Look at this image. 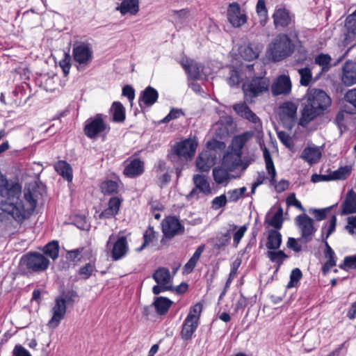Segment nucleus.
Instances as JSON below:
<instances>
[{"label": "nucleus", "mask_w": 356, "mask_h": 356, "mask_svg": "<svg viewBox=\"0 0 356 356\" xmlns=\"http://www.w3.org/2000/svg\"><path fill=\"white\" fill-rule=\"evenodd\" d=\"M21 194L22 186L19 183L0 176V197L4 198L0 203V209L19 222L29 218L37 206L36 195L33 190L29 188L24 191L26 203L20 198Z\"/></svg>", "instance_id": "1"}, {"label": "nucleus", "mask_w": 356, "mask_h": 356, "mask_svg": "<svg viewBox=\"0 0 356 356\" xmlns=\"http://www.w3.org/2000/svg\"><path fill=\"white\" fill-rule=\"evenodd\" d=\"M332 100L327 93L321 89L313 88L307 93L302 103L299 124L305 127L318 116L324 114L331 105Z\"/></svg>", "instance_id": "2"}, {"label": "nucleus", "mask_w": 356, "mask_h": 356, "mask_svg": "<svg viewBox=\"0 0 356 356\" xmlns=\"http://www.w3.org/2000/svg\"><path fill=\"white\" fill-rule=\"evenodd\" d=\"M290 37L287 33H279L268 44L266 56L270 60L280 62L293 54L296 44Z\"/></svg>", "instance_id": "3"}, {"label": "nucleus", "mask_w": 356, "mask_h": 356, "mask_svg": "<svg viewBox=\"0 0 356 356\" xmlns=\"http://www.w3.org/2000/svg\"><path fill=\"white\" fill-rule=\"evenodd\" d=\"M198 143L195 138H186L175 143L168 152L167 159L171 163L188 162L195 154Z\"/></svg>", "instance_id": "4"}, {"label": "nucleus", "mask_w": 356, "mask_h": 356, "mask_svg": "<svg viewBox=\"0 0 356 356\" xmlns=\"http://www.w3.org/2000/svg\"><path fill=\"white\" fill-rule=\"evenodd\" d=\"M49 260L38 252H29L20 259L19 268L24 275L46 270L49 266Z\"/></svg>", "instance_id": "5"}, {"label": "nucleus", "mask_w": 356, "mask_h": 356, "mask_svg": "<svg viewBox=\"0 0 356 356\" xmlns=\"http://www.w3.org/2000/svg\"><path fill=\"white\" fill-rule=\"evenodd\" d=\"M275 28L279 31H288L291 38L297 39L298 31L296 27L295 17L286 8L276 9L273 15Z\"/></svg>", "instance_id": "6"}, {"label": "nucleus", "mask_w": 356, "mask_h": 356, "mask_svg": "<svg viewBox=\"0 0 356 356\" xmlns=\"http://www.w3.org/2000/svg\"><path fill=\"white\" fill-rule=\"evenodd\" d=\"M270 80L265 76H254L243 84V90L245 102L252 103V98L257 97L268 91Z\"/></svg>", "instance_id": "7"}, {"label": "nucleus", "mask_w": 356, "mask_h": 356, "mask_svg": "<svg viewBox=\"0 0 356 356\" xmlns=\"http://www.w3.org/2000/svg\"><path fill=\"white\" fill-rule=\"evenodd\" d=\"M72 57L77 63L76 68L79 71L83 70L88 66L93 57V51L90 44L87 42H76L73 45Z\"/></svg>", "instance_id": "8"}, {"label": "nucleus", "mask_w": 356, "mask_h": 356, "mask_svg": "<svg viewBox=\"0 0 356 356\" xmlns=\"http://www.w3.org/2000/svg\"><path fill=\"white\" fill-rule=\"evenodd\" d=\"M109 130L110 127L104 120L103 115L101 113L88 119L83 129L85 135L91 139L97 138L102 133L106 134Z\"/></svg>", "instance_id": "9"}, {"label": "nucleus", "mask_w": 356, "mask_h": 356, "mask_svg": "<svg viewBox=\"0 0 356 356\" xmlns=\"http://www.w3.org/2000/svg\"><path fill=\"white\" fill-rule=\"evenodd\" d=\"M296 225L301 232V237L298 241L307 243L312 241V235L316 232V229L314 226V220L306 213H302L296 218Z\"/></svg>", "instance_id": "10"}, {"label": "nucleus", "mask_w": 356, "mask_h": 356, "mask_svg": "<svg viewBox=\"0 0 356 356\" xmlns=\"http://www.w3.org/2000/svg\"><path fill=\"white\" fill-rule=\"evenodd\" d=\"M193 181L195 187L186 195V198L187 200L192 199L198 200L200 198V193H202L205 195H209L212 193L210 184L206 176L198 174L195 175L193 177Z\"/></svg>", "instance_id": "11"}, {"label": "nucleus", "mask_w": 356, "mask_h": 356, "mask_svg": "<svg viewBox=\"0 0 356 356\" xmlns=\"http://www.w3.org/2000/svg\"><path fill=\"white\" fill-rule=\"evenodd\" d=\"M112 236V235L110 236L106 246L110 250L112 259L118 261L124 257L127 254L129 250L128 243L126 236H122L114 243H111Z\"/></svg>", "instance_id": "12"}, {"label": "nucleus", "mask_w": 356, "mask_h": 356, "mask_svg": "<svg viewBox=\"0 0 356 356\" xmlns=\"http://www.w3.org/2000/svg\"><path fill=\"white\" fill-rule=\"evenodd\" d=\"M162 232L167 238H172L177 235L184 234L185 228L175 216H169L161 223Z\"/></svg>", "instance_id": "13"}, {"label": "nucleus", "mask_w": 356, "mask_h": 356, "mask_svg": "<svg viewBox=\"0 0 356 356\" xmlns=\"http://www.w3.org/2000/svg\"><path fill=\"white\" fill-rule=\"evenodd\" d=\"M228 22L235 28H240L248 20V16L245 13H241V8L238 3L232 2L228 5L227 11Z\"/></svg>", "instance_id": "14"}, {"label": "nucleus", "mask_w": 356, "mask_h": 356, "mask_svg": "<svg viewBox=\"0 0 356 356\" xmlns=\"http://www.w3.org/2000/svg\"><path fill=\"white\" fill-rule=\"evenodd\" d=\"M67 311V306L64 304L62 298L58 296L55 298L54 305L51 309L52 316L47 323L49 328L55 329L60 321L65 318Z\"/></svg>", "instance_id": "15"}, {"label": "nucleus", "mask_w": 356, "mask_h": 356, "mask_svg": "<svg viewBox=\"0 0 356 356\" xmlns=\"http://www.w3.org/2000/svg\"><path fill=\"white\" fill-rule=\"evenodd\" d=\"M233 108L238 115L254 124L256 131H262V124L260 119L245 103L236 104L234 105Z\"/></svg>", "instance_id": "16"}, {"label": "nucleus", "mask_w": 356, "mask_h": 356, "mask_svg": "<svg viewBox=\"0 0 356 356\" xmlns=\"http://www.w3.org/2000/svg\"><path fill=\"white\" fill-rule=\"evenodd\" d=\"M233 108L238 115L254 124L256 131H262V124L260 119L245 103L236 104L234 105Z\"/></svg>", "instance_id": "17"}, {"label": "nucleus", "mask_w": 356, "mask_h": 356, "mask_svg": "<svg viewBox=\"0 0 356 356\" xmlns=\"http://www.w3.org/2000/svg\"><path fill=\"white\" fill-rule=\"evenodd\" d=\"M297 106L291 102L283 103L280 106V120L289 128H291L296 119Z\"/></svg>", "instance_id": "18"}, {"label": "nucleus", "mask_w": 356, "mask_h": 356, "mask_svg": "<svg viewBox=\"0 0 356 356\" xmlns=\"http://www.w3.org/2000/svg\"><path fill=\"white\" fill-rule=\"evenodd\" d=\"M159 98L157 90L152 86H147L144 90L141 91L138 98V104L141 108L144 107H151L154 105Z\"/></svg>", "instance_id": "19"}, {"label": "nucleus", "mask_w": 356, "mask_h": 356, "mask_svg": "<svg viewBox=\"0 0 356 356\" xmlns=\"http://www.w3.org/2000/svg\"><path fill=\"white\" fill-rule=\"evenodd\" d=\"M272 93L277 96L288 95L291 91V82L290 78L286 75H280L271 86Z\"/></svg>", "instance_id": "20"}, {"label": "nucleus", "mask_w": 356, "mask_h": 356, "mask_svg": "<svg viewBox=\"0 0 356 356\" xmlns=\"http://www.w3.org/2000/svg\"><path fill=\"white\" fill-rule=\"evenodd\" d=\"M356 213V193L351 189L347 192L341 204V216Z\"/></svg>", "instance_id": "21"}, {"label": "nucleus", "mask_w": 356, "mask_h": 356, "mask_svg": "<svg viewBox=\"0 0 356 356\" xmlns=\"http://www.w3.org/2000/svg\"><path fill=\"white\" fill-rule=\"evenodd\" d=\"M180 64L184 69L189 79L198 80L200 79V66L196 61L186 58L181 60Z\"/></svg>", "instance_id": "22"}, {"label": "nucleus", "mask_w": 356, "mask_h": 356, "mask_svg": "<svg viewBox=\"0 0 356 356\" xmlns=\"http://www.w3.org/2000/svg\"><path fill=\"white\" fill-rule=\"evenodd\" d=\"M13 95L16 97L15 102L18 104H26L31 97V90L29 83L23 82L17 86L13 91Z\"/></svg>", "instance_id": "23"}, {"label": "nucleus", "mask_w": 356, "mask_h": 356, "mask_svg": "<svg viewBox=\"0 0 356 356\" xmlns=\"http://www.w3.org/2000/svg\"><path fill=\"white\" fill-rule=\"evenodd\" d=\"M215 157L208 151L202 152L196 159L195 164L200 172H208L214 164Z\"/></svg>", "instance_id": "24"}, {"label": "nucleus", "mask_w": 356, "mask_h": 356, "mask_svg": "<svg viewBox=\"0 0 356 356\" xmlns=\"http://www.w3.org/2000/svg\"><path fill=\"white\" fill-rule=\"evenodd\" d=\"M144 172V162L136 158L124 168L123 173L127 177H135L140 175Z\"/></svg>", "instance_id": "25"}, {"label": "nucleus", "mask_w": 356, "mask_h": 356, "mask_svg": "<svg viewBox=\"0 0 356 356\" xmlns=\"http://www.w3.org/2000/svg\"><path fill=\"white\" fill-rule=\"evenodd\" d=\"M222 163L228 170L233 171L241 165V154L234 151L228 152L223 157Z\"/></svg>", "instance_id": "26"}, {"label": "nucleus", "mask_w": 356, "mask_h": 356, "mask_svg": "<svg viewBox=\"0 0 356 356\" xmlns=\"http://www.w3.org/2000/svg\"><path fill=\"white\" fill-rule=\"evenodd\" d=\"M236 229L237 225L234 224H229V229L225 233H220L216 237L214 248L216 250H221L224 247L228 245L231 240V233Z\"/></svg>", "instance_id": "27"}, {"label": "nucleus", "mask_w": 356, "mask_h": 356, "mask_svg": "<svg viewBox=\"0 0 356 356\" xmlns=\"http://www.w3.org/2000/svg\"><path fill=\"white\" fill-rule=\"evenodd\" d=\"M198 326L199 323L184 319L180 332L181 338L186 341L191 340Z\"/></svg>", "instance_id": "28"}, {"label": "nucleus", "mask_w": 356, "mask_h": 356, "mask_svg": "<svg viewBox=\"0 0 356 356\" xmlns=\"http://www.w3.org/2000/svg\"><path fill=\"white\" fill-rule=\"evenodd\" d=\"M116 10L122 15L127 13L134 15L139 11V0H122Z\"/></svg>", "instance_id": "29"}, {"label": "nucleus", "mask_w": 356, "mask_h": 356, "mask_svg": "<svg viewBox=\"0 0 356 356\" xmlns=\"http://www.w3.org/2000/svg\"><path fill=\"white\" fill-rule=\"evenodd\" d=\"M54 170L68 182H71L72 181V168L67 161L63 160L58 161L54 165Z\"/></svg>", "instance_id": "30"}, {"label": "nucleus", "mask_w": 356, "mask_h": 356, "mask_svg": "<svg viewBox=\"0 0 356 356\" xmlns=\"http://www.w3.org/2000/svg\"><path fill=\"white\" fill-rule=\"evenodd\" d=\"M282 242V234L276 229H271L268 231L266 247L268 250H278Z\"/></svg>", "instance_id": "31"}, {"label": "nucleus", "mask_w": 356, "mask_h": 356, "mask_svg": "<svg viewBox=\"0 0 356 356\" xmlns=\"http://www.w3.org/2000/svg\"><path fill=\"white\" fill-rule=\"evenodd\" d=\"M173 302L168 298L159 296L154 298L152 305L156 309L157 314L165 315L168 312Z\"/></svg>", "instance_id": "32"}, {"label": "nucleus", "mask_w": 356, "mask_h": 356, "mask_svg": "<svg viewBox=\"0 0 356 356\" xmlns=\"http://www.w3.org/2000/svg\"><path fill=\"white\" fill-rule=\"evenodd\" d=\"M261 48L259 44H249L241 51V56L245 60H253L259 57Z\"/></svg>", "instance_id": "33"}, {"label": "nucleus", "mask_w": 356, "mask_h": 356, "mask_svg": "<svg viewBox=\"0 0 356 356\" xmlns=\"http://www.w3.org/2000/svg\"><path fill=\"white\" fill-rule=\"evenodd\" d=\"M112 120L115 122L121 123L125 120V108L120 102H114L110 108Z\"/></svg>", "instance_id": "34"}, {"label": "nucleus", "mask_w": 356, "mask_h": 356, "mask_svg": "<svg viewBox=\"0 0 356 356\" xmlns=\"http://www.w3.org/2000/svg\"><path fill=\"white\" fill-rule=\"evenodd\" d=\"M154 281L159 285H168L170 283V270L165 267H159L152 275Z\"/></svg>", "instance_id": "35"}, {"label": "nucleus", "mask_w": 356, "mask_h": 356, "mask_svg": "<svg viewBox=\"0 0 356 356\" xmlns=\"http://www.w3.org/2000/svg\"><path fill=\"white\" fill-rule=\"evenodd\" d=\"M321 157V152L317 147H307L303 149L301 154V158L309 163L317 162Z\"/></svg>", "instance_id": "36"}, {"label": "nucleus", "mask_w": 356, "mask_h": 356, "mask_svg": "<svg viewBox=\"0 0 356 356\" xmlns=\"http://www.w3.org/2000/svg\"><path fill=\"white\" fill-rule=\"evenodd\" d=\"M283 221V209L281 207H280L277 211L270 219H268L267 216L266 217L264 223L268 224L278 231V229L282 228Z\"/></svg>", "instance_id": "37"}, {"label": "nucleus", "mask_w": 356, "mask_h": 356, "mask_svg": "<svg viewBox=\"0 0 356 356\" xmlns=\"http://www.w3.org/2000/svg\"><path fill=\"white\" fill-rule=\"evenodd\" d=\"M256 13L259 18V24L261 26H265L268 20V10L266 6L265 0H258L256 5Z\"/></svg>", "instance_id": "38"}, {"label": "nucleus", "mask_w": 356, "mask_h": 356, "mask_svg": "<svg viewBox=\"0 0 356 356\" xmlns=\"http://www.w3.org/2000/svg\"><path fill=\"white\" fill-rule=\"evenodd\" d=\"M352 172L351 165H345L339 168L337 170L330 172V175L332 180L346 179Z\"/></svg>", "instance_id": "39"}, {"label": "nucleus", "mask_w": 356, "mask_h": 356, "mask_svg": "<svg viewBox=\"0 0 356 356\" xmlns=\"http://www.w3.org/2000/svg\"><path fill=\"white\" fill-rule=\"evenodd\" d=\"M58 297L63 299L66 306H72L79 300L78 293L73 289L64 291L62 292L61 295Z\"/></svg>", "instance_id": "40"}, {"label": "nucleus", "mask_w": 356, "mask_h": 356, "mask_svg": "<svg viewBox=\"0 0 356 356\" xmlns=\"http://www.w3.org/2000/svg\"><path fill=\"white\" fill-rule=\"evenodd\" d=\"M43 252L47 256L51 258L53 260L58 257L59 253V244L57 241H52L46 244L43 249Z\"/></svg>", "instance_id": "41"}, {"label": "nucleus", "mask_w": 356, "mask_h": 356, "mask_svg": "<svg viewBox=\"0 0 356 356\" xmlns=\"http://www.w3.org/2000/svg\"><path fill=\"white\" fill-rule=\"evenodd\" d=\"M203 309V305L200 302L191 306L189 312L185 319L195 322L200 324V319Z\"/></svg>", "instance_id": "42"}, {"label": "nucleus", "mask_w": 356, "mask_h": 356, "mask_svg": "<svg viewBox=\"0 0 356 356\" xmlns=\"http://www.w3.org/2000/svg\"><path fill=\"white\" fill-rule=\"evenodd\" d=\"M213 179L218 184H227L229 179V174L227 170L221 168H215L213 170Z\"/></svg>", "instance_id": "43"}, {"label": "nucleus", "mask_w": 356, "mask_h": 356, "mask_svg": "<svg viewBox=\"0 0 356 356\" xmlns=\"http://www.w3.org/2000/svg\"><path fill=\"white\" fill-rule=\"evenodd\" d=\"M100 188L104 195H113L118 193L119 186L115 181L106 180L101 184Z\"/></svg>", "instance_id": "44"}, {"label": "nucleus", "mask_w": 356, "mask_h": 356, "mask_svg": "<svg viewBox=\"0 0 356 356\" xmlns=\"http://www.w3.org/2000/svg\"><path fill=\"white\" fill-rule=\"evenodd\" d=\"M345 26L347 29V37L352 38L356 35V10L346 18Z\"/></svg>", "instance_id": "45"}, {"label": "nucleus", "mask_w": 356, "mask_h": 356, "mask_svg": "<svg viewBox=\"0 0 356 356\" xmlns=\"http://www.w3.org/2000/svg\"><path fill=\"white\" fill-rule=\"evenodd\" d=\"M345 26L347 29V37L352 38L356 35V10L346 18Z\"/></svg>", "instance_id": "46"}, {"label": "nucleus", "mask_w": 356, "mask_h": 356, "mask_svg": "<svg viewBox=\"0 0 356 356\" xmlns=\"http://www.w3.org/2000/svg\"><path fill=\"white\" fill-rule=\"evenodd\" d=\"M266 256L269 258L270 261L277 264L279 266H281L284 261L289 257V256L286 254L283 250H269L266 252Z\"/></svg>", "instance_id": "47"}, {"label": "nucleus", "mask_w": 356, "mask_h": 356, "mask_svg": "<svg viewBox=\"0 0 356 356\" xmlns=\"http://www.w3.org/2000/svg\"><path fill=\"white\" fill-rule=\"evenodd\" d=\"M324 254L327 261L322 266V272L325 275L332 267L336 266L337 257L334 251L327 253L324 252Z\"/></svg>", "instance_id": "48"}, {"label": "nucleus", "mask_w": 356, "mask_h": 356, "mask_svg": "<svg viewBox=\"0 0 356 356\" xmlns=\"http://www.w3.org/2000/svg\"><path fill=\"white\" fill-rule=\"evenodd\" d=\"M156 238V232L154 231V228L152 226H149L148 228L143 234V245L138 248V251H141L143 250L147 245L153 243L154 239Z\"/></svg>", "instance_id": "49"}, {"label": "nucleus", "mask_w": 356, "mask_h": 356, "mask_svg": "<svg viewBox=\"0 0 356 356\" xmlns=\"http://www.w3.org/2000/svg\"><path fill=\"white\" fill-rule=\"evenodd\" d=\"M331 56L329 54H320L315 58V63L321 66L323 71H328L331 67Z\"/></svg>", "instance_id": "50"}, {"label": "nucleus", "mask_w": 356, "mask_h": 356, "mask_svg": "<svg viewBox=\"0 0 356 356\" xmlns=\"http://www.w3.org/2000/svg\"><path fill=\"white\" fill-rule=\"evenodd\" d=\"M302 277V273L298 268L293 269L290 274V281L286 285L287 289L297 287L300 280Z\"/></svg>", "instance_id": "51"}, {"label": "nucleus", "mask_w": 356, "mask_h": 356, "mask_svg": "<svg viewBox=\"0 0 356 356\" xmlns=\"http://www.w3.org/2000/svg\"><path fill=\"white\" fill-rule=\"evenodd\" d=\"M190 11L188 8L181 10H171L170 15L178 23H183L189 16Z\"/></svg>", "instance_id": "52"}, {"label": "nucleus", "mask_w": 356, "mask_h": 356, "mask_svg": "<svg viewBox=\"0 0 356 356\" xmlns=\"http://www.w3.org/2000/svg\"><path fill=\"white\" fill-rule=\"evenodd\" d=\"M342 81L347 86H352L356 83V71L348 70L347 67H344Z\"/></svg>", "instance_id": "53"}, {"label": "nucleus", "mask_w": 356, "mask_h": 356, "mask_svg": "<svg viewBox=\"0 0 356 356\" xmlns=\"http://www.w3.org/2000/svg\"><path fill=\"white\" fill-rule=\"evenodd\" d=\"M242 80L240 72L236 67H232L229 71V76L227 79L229 85L231 86H238Z\"/></svg>", "instance_id": "54"}, {"label": "nucleus", "mask_w": 356, "mask_h": 356, "mask_svg": "<svg viewBox=\"0 0 356 356\" xmlns=\"http://www.w3.org/2000/svg\"><path fill=\"white\" fill-rule=\"evenodd\" d=\"M248 230V226L244 225L240 227H237V229L232 232L233 233V246L237 248L241 240L244 236L246 231Z\"/></svg>", "instance_id": "55"}, {"label": "nucleus", "mask_w": 356, "mask_h": 356, "mask_svg": "<svg viewBox=\"0 0 356 356\" xmlns=\"http://www.w3.org/2000/svg\"><path fill=\"white\" fill-rule=\"evenodd\" d=\"M298 73L300 76V84L303 86H309L312 78L310 69L308 67L301 68L298 70Z\"/></svg>", "instance_id": "56"}, {"label": "nucleus", "mask_w": 356, "mask_h": 356, "mask_svg": "<svg viewBox=\"0 0 356 356\" xmlns=\"http://www.w3.org/2000/svg\"><path fill=\"white\" fill-rule=\"evenodd\" d=\"M95 269V266L94 264L87 263L79 269L78 274L81 275L82 279L88 280L92 275Z\"/></svg>", "instance_id": "57"}, {"label": "nucleus", "mask_w": 356, "mask_h": 356, "mask_svg": "<svg viewBox=\"0 0 356 356\" xmlns=\"http://www.w3.org/2000/svg\"><path fill=\"white\" fill-rule=\"evenodd\" d=\"M71 65V56L69 53L65 52L63 58L59 62V66L65 76L69 74Z\"/></svg>", "instance_id": "58"}, {"label": "nucleus", "mask_w": 356, "mask_h": 356, "mask_svg": "<svg viewBox=\"0 0 356 356\" xmlns=\"http://www.w3.org/2000/svg\"><path fill=\"white\" fill-rule=\"evenodd\" d=\"M246 138L244 136H237L234 137L232 140V145L234 146L232 151L239 154H242V149L245 145Z\"/></svg>", "instance_id": "59"}, {"label": "nucleus", "mask_w": 356, "mask_h": 356, "mask_svg": "<svg viewBox=\"0 0 356 356\" xmlns=\"http://www.w3.org/2000/svg\"><path fill=\"white\" fill-rule=\"evenodd\" d=\"M227 200L225 194L216 197L211 202V208L213 210H218L227 204Z\"/></svg>", "instance_id": "60"}, {"label": "nucleus", "mask_w": 356, "mask_h": 356, "mask_svg": "<svg viewBox=\"0 0 356 356\" xmlns=\"http://www.w3.org/2000/svg\"><path fill=\"white\" fill-rule=\"evenodd\" d=\"M335 205L325 208V209H313L310 210V212L314 215L316 220L321 221L324 220L327 216V211L332 209Z\"/></svg>", "instance_id": "61"}, {"label": "nucleus", "mask_w": 356, "mask_h": 356, "mask_svg": "<svg viewBox=\"0 0 356 356\" xmlns=\"http://www.w3.org/2000/svg\"><path fill=\"white\" fill-rule=\"evenodd\" d=\"M184 113L181 109L172 108L170 113L161 120L162 123H168L170 121L179 118L181 115H184Z\"/></svg>", "instance_id": "62"}, {"label": "nucleus", "mask_w": 356, "mask_h": 356, "mask_svg": "<svg viewBox=\"0 0 356 356\" xmlns=\"http://www.w3.org/2000/svg\"><path fill=\"white\" fill-rule=\"evenodd\" d=\"M286 202L287 206H294L300 211L303 212L305 211V209L302 207L301 202L296 199V194L294 193H290L288 195L286 200Z\"/></svg>", "instance_id": "63"}, {"label": "nucleus", "mask_w": 356, "mask_h": 356, "mask_svg": "<svg viewBox=\"0 0 356 356\" xmlns=\"http://www.w3.org/2000/svg\"><path fill=\"white\" fill-rule=\"evenodd\" d=\"M277 137L279 140L283 143V145H284L286 147L291 148L293 146L292 138L286 131H278Z\"/></svg>", "instance_id": "64"}]
</instances>
